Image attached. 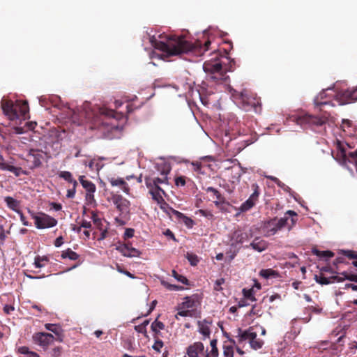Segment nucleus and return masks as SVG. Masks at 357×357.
I'll list each match as a JSON object with an SVG mask.
<instances>
[{"mask_svg": "<svg viewBox=\"0 0 357 357\" xmlns=\"http://www.w3.org/2000/svg\"><path fill=\"white\" fill-rule=\"evenodd\" d=\"M203 68L208 74L209 79L216 83H226L229 79L226 73L222 70V64L218 60L204 62Z\"/></svg>", "mask_w": 357, "mask_h": 357, "instance_id": "5", "label": "nucleus"}, {"mask_svg": "<svg viewBox=\"0 0 357 357\" xmlns=\"http://www.w3.org/2000/svg\"><path fill=\"white\" fill-rule=\"evenodd\" d=\"M18 352L22 354L29 355L31 351H29L27 347L23 346L18 348Z\"/></svg>", "mask_w": 357, "mask_h": 357, "instance_id": "57", "label": "nucleus"}, {"mask_svg": "<svg viewBox=\"0 0 357 357\" xmlns=\"http://www.w3.org/2000/svg\"><path fill=\"white\" fill-rule=\"evenodd\" d=\"M33 340L35 343L38 344L43 347H47L53 342L54 337L50 333H37L33 335Z\"/></svg>", "mask_w": 357, "mask_h": 357, "instance_id": "13", "label": "nucleus"}, {"mask_svg": "<svg viewBox=\"0 0 357 357\" xmlns=\"http://www.w3.org/2000/svg\"><path fill=\"white\" fill-rule=\"evenodd\" d=\"M218 340L216 339H213L211 342L210 345L211 347V350L210 352H208L207 350H204V354L210 356L211 357H218L219 356V351L217 347Z\"/></svg>", "mask_w": 357, "mask_h": 357, "instance_id": "29", "label": "nucleus"}, {"mask_svg": "<svg viewBox=\"0 0 357 357\" xmlns=\"http://www.w3.org/2000/svg\"><path fill=\"white\" fill-rule=\"evenodd\" d=\"M172 276L182 284H188V280L185 276L178 274L175 270L172 271Z\"/></svg>", "mask_w": 357, "mask_h": 357, "instance_id": "39", "label": "nucleus"}, {"mask_svg": "<svg viewBox=\"0 0 357 357\" xmlns=\"http://www.w3.org/2000/svg\"><path fill=\"white\" fill-rule=\"evenodd\" d=\"M28 213L31 217L35 220V225L38 229H45L54 227L57 224V220L43 213L37 215L30 209L28 210Z\"/></svg>", "mask_w": 357, "mask_h": 357, "instance_id": "8", "label": "nucleus"}, {"mask_svg": "<svg viewBox=\"0 0 357 357\" xmlns=\"http://www.w3.org/2000/svg\"><path fill=\"white\" fill-rule=\"evenodd\" d=\"M229 92L234 101L241 105L245 110H249L251 108L256 112L261 110L260 99L248 90L243 89L241 91H238L236 89H231Z\"/></svg>", "mask_w": 357, "mask_h": 357, "instance_id": "2", "label": "nucleus"}, {"mask_svg": "<svg viewBox=\"0 0 357 357\" xmlns=\"http://www.w3.org/2000/svg\"><path fill=\"white\" fill-rule=\"evenodd\" d=\"M80 226L83 228L89 229L91 227V223L86 220H82L80 222Z\"/></svg>", "mask_w": 357, "mask_h": 357, "instance_id": "58", "label": "nucleus"}, {"mask_svg": "<svg viewBox=\"0 0 357 357\" xmlns=\"http://www.w3.org/2000/svg\"><path fill=\"white\" fill-rule=\"evenodd\" d=\"M84 176H80L79 177V180L82 185V187L86 190V199L89 202H91V200L93 199V193L96 191V185L93 183H92L91 181L85 180Z\"/></svg>", "mask_w": 357, "mask_h": 357, "instance_id": "14", "label": "nucleus"}, {"mask_svg": "<svg viewBox=\"0 0 357 357\" xmlns=\"http://www.w3.org/2000/svg\"><path fill=\"white\" fill-rule=\"evenodd\" d=\"M257 334L254 331L252 327H250L245 331H243L241 328L238 329L237 337L238 338V342H242L248 340L250 343V347L255 350L261 349L264 343L262 340L257 338Z\"/></svg>", "mask_w": 357, "mask_h": 357, "instance_id": "6", "label": "nucleus"}, {"mask_svg": "<svg viewBox=\"0 0 357 357\" xmlns=\"http://www.w3.org/2000/svg\"><path fill=\"white\" fill-rule=\"evenodd\" d=\"M343 255L347 257L350 259H357V252L353 250H343Z\"/></svg>", "mask_w": 357, "mask_h": 357, "instance_id": "46", "label": "nucleus"}, {"mask_svg": "<svg viewBox=\"0 0 357 357\" xmlns=\"http://www.w3.org/2000/svg\"><path fill=\"white\" fill-rule=\"evenodd\" d=\"M342 275L343 276H344V278L346 280L357 282V274L347 273V272H343V273H342Z\"/></svg>", "mask_w": 357, "mask_h": 357, "instance_id": "45", "label": "nucleus"}, {"mask_svg": "<svg viewBox=\"0 0 357 357\" xmlns=\"http://www.w3.org/2000/svg\"><path fill=\"white\" fill-rule=\"evenodd\" d=\"M211 324V321H208L206 319L203 321H198L197 325L199 327V332L203 335L204 340L209 338L211 335V330L209 325Z\"/></svg>", "mask_w": 357, "mask_h": 357, "instance_id": "24", "label": "nucleus"}, {"mask_svg": "<svg viewBox=\"0 0 357 357\" xmlns=\"http://www.w3.org/2000/svg\"><path fill=\"white\" fill-rule=\"evenodd\" d=\"M102 113L105 114L106 116L115 117V112L112 109L111 110L103 109Z\"/></svg>", "mask_w": 357, "mask_h": 357, "instance_id": "63", "label": "nucleus"}, {"mask_svg": "<svg viewBox=\"0 0 357 357\" xmlns=\"http://www.w3.org/2000/svg\"><path fill=\"white\" fill-rule=\"evenodd\" d=\"M186 258L192 266H197L199 261L198 257L193 253H187Z\"/></svg>", "mask_w": 357, "mask_h": 357, "instance_id": "40", "label": "nucleus"}, {"mask_svg": "<svg viewBox=\"0 0 357 357\" xmlns=\"http://www.w3.org/2000/svg\"><path fill=\"white\" fill-rule=\"evenodd\" d=\"M160 192L165 194V191L160 188L157 187V188H154L150 190V193L152 196L153 200H155L158 204H161L160 208L162 210H165V206L169 208V205L165 202L162 198Z\"/></svg>", "mask_w": 357, "mask_h": 357, "instance_id": "20", "label": "nucleus"}, {"mask_svg": "<svg viewBox=\"0 0 357 357\" xmlns=\"http://www.w3.org/2000/svg\"><path fill=\"white\" fill-rule=\"evenodd\" d=\"M259 310H256V305H254L250 312V315H259Z\"/></svg>", "mask_w": 357, "mask_h": 357, "instance_id": "64", "label": "nucleus"}, {"mask_svg": "<svg viewBox=\"0 0 357 357\" xmlns=\"http://www.w3.org/2000/svg\"><path fill=\"white\" fill-rule=\"evenodd\" d=\"M165 325L160 321L156 319L152 322L151 325V329L153 332V338H160L162 337L161 331L164 330Z\"/></svg>", "mask_w": 357, "mask_h": 357, "instance_id": "23", "label": "nucleus"}, {"mask_svg": "<svg viewBox=\"0 0 357 357\" xmlns=\"http://www.w3.org/2000/svg\"><path fill=\"white\" fill-rule=\"evenodd\" d=\"M153 47L163 52L165 56H181L183 54L192 52L202 54L209 49L211 41L206 40L204 44L200 40L195 43L185 40L183 37L169 36L165 41L151 38Z\"/></svg>", "mask_w": 357, "mask_h": 357, "instance_id": "1", "label": "nucleus"}, {"mask_svg": "<svg viewBox=\"0 0 357 357\" xmlns=\"http://www.w3.org/2000/svg\"><path fill=\"white\" fill-rule=\"evenodd\" d=\"M182 308H193L195 306V300L190 298V297H186L185 298V301L182 303Z\"/></svg>", "mask_w": 357, "mask_h": 357, "instance_id": "38", "label": "nucleus"}, {"mask_svg": "<svg viewBox=\"0 0 357 357\" xmlns=\"http://www.w3.org/2000/svg\"><path fill=\"white\" fill-rule=\"evenodd\" d=\"M59 176L60 178H63L68 183H73L75 186L77 185V182L73 178L72 174L68 171H61L59 172Z\"/></svg>", "mask_w": 357, "mask_h": 357, "instance_id": "31", "label": "nucleus"}, {"mask_svg": "<svg viewBox=\"0 0 357 357\" xmlns=\"http://www.w3.org/2000/svg\"><path fill=\"white\" fill-rule=\"evenodd\" d=\"M331 280H333V283H334L335 282H342L343 280H346L344 278H342V277H340V276H337V275H333V276H331Z\"/></svg>", "mask_w": 357, "mask_h": 357, "instance_id": "62", "label": "nucleus"}, {"mask_svg": "<svg viewBox=\"0 0 357 357\" xmlns=\"http://www.w3.org/2000/svg\"><path fill=\"white\" fill-rule=\"evenodd\" d=\"M135 230L131 228H127L126 229V231L124 232V238H132L134 236Z\"/></svg>", "mask_w": 357, "mask_h": 357, "instance_id": "51", "label": "nucleus"}, {"mask_svg": "<svg viewBox=\"0 0 357 357\" xmlns=\"http://www.w3.org/2000/svg\"><path fill=\"white\" fill-rule=\"evenodd\" d=\"M251 188L252 190H253V192L250 196V197L257 202L260 194L259 187L256 183H255L252 184Z\"/></svg>", "mask_w": 357, "mask_h": 357, "instance_id": "37", "label": "nucleus"}, {"mask_svg": "<svg viewBox=\"0 0 357 357\" xmlns=\"http://www.w3.org/2000/svg\"><path fill=\"white\" fill-rule=\"evenodd\" d=\"M204 354V345L201 342H195L186 349L188 357H199V354ZM187 357V356H184Z\"/></svg>", "mask_w": 357, "mask_h": 357, "instance_id": "15", "label": "nucleus"}, {"mask_svg": "<svg viewBox=\"0 0 357 357\" xmlns=\"http://www.w3.org/2000/svg\"><path fill=\"white\" fill-rule=\"evenodd\" d=\"M259 275L264 278L268 279L270 278H276L278 273L271 268L262 269L259 272Z\"/></svg>", "mask_w": 357, "mask_h": 357, "instance_id": "33", "label": "nucleus"}, {"mask_svg": "<svg viewBox=\"0 0 357 357\" xmlns=\"http://www.w3.org/2000/svg\"><path fill=\"white\" fill-rule=\"evenodd\" d=\"M49 261V258L47 256H36L34 259V266L36 268H42L45 266V263Z\"/></svg>", "mask_w": 357, "mask_h": 357, "instance_id": "34", "label": "nucleus"}, {"mask_svg": "<svg viewBox=\"0 0 357 357\" xmlns=\"http://www.w3.org/2000/svg\"><path fill=\"white\" fill-rule=\"evenodd\" d=\"M45 153L38 149H30L28 156V161L31 163V169L39 167L42 165Z\"/></svg>", "mask_w": 357, "mask_h": 357, "instance_id": "11", "label": "nucleus"}, {"mask_svg": "<svg viewBox=\"0 0 357 357\" xmlns=\"http://www.w3.org/2000/svg\"><path fill=\"white\" fill-rule=\"evenodd\" d=\"M196 213L202 216H204L208 220H212L213 218V214L210 211L199 209L196 212Z\"/></svg>", "mask_w": 357, "mask_h": 357, "instance_id": "44", "label": "nucleus"}, {"mask_svg": "<svg viewBox=\"0 0 357 357\" xmlns=\"http://www.w3.org/2000/svg\"><path fill=\"white\" fill-rule=\"evenodd\" d=\"M294 121L296 124L300 125L301 126H309L312 129H315L316 127L323 126L326 123L327 119L324 116L319 117L309 114H304L296 116Z\"/></svg>", "mask_w": 357, "mask_h": 357, "instance_id": "7", "label": "nucleus"}, {"mask_svg": "<svg viewBox=\"0 0 357 357\" xmlns=\"http://www.w3.org/2000/svg\"><path fill=\"white\" fill-rule=\"evenodd\" d=\"M139 106H135L133 103H129L126 105L127 113L130 114L134 110L139 109Z\"/></svg>", "mask_w": 357, "mask_h": 357, "instance_id": "52", "label": "nucleus"}, {"mask_svg": "<svg viewBox=\"0 0 357 357\" xmlns=\"http://www.w3.org/2000/svg\"><path fill=\"white\" fill-rule=\"evenodd\" d=\"M45 328L52 333H54L56 335L59 337V340L60 342L63 341V335H62V329L61 327L56 324H46L45 325Z\"/></svg>", "mask_w": 357, "mask_h": 357, "instance_id": "27", "label": "nucleus"}, {"mask_svg": "<svg viewBox=\"0 0 357 357\" xmlns=\"http://www.w3.org/2000/svg\"><path fill=\"white\" fill-rule=\"evenodd\" d=\"M3 171H9L15 174V176H19L22 174H26V172L24 171L21 167H15L10 162H8L6 167L3 169Z\"/></svg>", "mask_w": 357, "mask_h": 357, "instance_id": "28", "label": "nucleus"}, {"mask_svg": "<svg viewBox=\"0 0 357 357\" xmlns=\"http://www.w3.org/2000/svg\"><path fill=\"white\" fill-rule=\"evenodd\" d=\"M1 105L3 114L10 120L25 118L29 110V105L26 101L17 100L13 102L10 100L3 99Z\"/></svg>", "mask_w": 357, "mask_h": 357, "instance_id": "3", "label": "nucleus"}, {"mask_svg": "<svg viewBox=\"0 0 357 357\" xmlns=\"http://www.w3.org/2000/svg\"><path fill=\"white\" fill-rule=\"evenodd\" d=\"M335 94V91L331 89H327L323 90L315 98L314 104L317 106H321V105H327L328 103V101L324 100V99L326 98H327L328 96H334Z\"/></svg>", "mask_w": 357, "mask_h": 357, "instance_id": "19", "label": "nucleus"}, {"mask_svg": "<svg viewBox=\"0 0 357 357\" xmlns=\"http://www.w3.org/2000/svg\"><path fill=\"white\" fill-rule=\"evenodd\" d=\"M4 202L10 209L15 211L16 213L20 211V201L13 198L12 197L7 196L4 197Z\"/></svg>", "mask_w": 357, "mask_h": 357, "instance_id": "26", "label": "nucleus"}, {"mask_svg": "<svg viewBox=\"0 0 357 357\" xmlns=\"http://www.w3.org/2000/svg\"><path fill=\"white\" fill-rule=\"evenodd\" d=\"M223 356L224 357H234V349L232 346L224 345L223 346Z\"/></svg>", "mask_w": 357, "mask_h": 357, "instance_id": "41", "label": "nucleus"}, {"mask_svg": "<svg viewBox=\"0 0 357 357\" xmlns=\"http://www.w3.org/2000/svg\"><path fill=\"white\" fill-rule=\"evenodd\" d=\"M286 215H289L291 217L290 219L291 225H289L288 222L289 218L286 216L280 219L276 218L271 219L266 222L263 227L266 236L275 235L278 231L281 230L287 225H289V229H290L295 225L297 219L294 217H297V213L294 211L289 210L287 211Z\"/></svg>", "mask_w": 357, "mask_h": 357, "instance_id": "4", "label": "nucleus"}, {"mask_svg": "<svg viewBox=\"0 0 357 357\" xmlns=\"http://www.w3.org/2000/svg\"><path fill=\"white\" fill-rule=\"evenodd\" d=\"M113 203L121 213L128 214L130 212V202L121 195H114L112 197Z\"/></svg>", "mask_w": 357, "mask_h": 357, "instance_id": "12", "label": "nucleus"}, {"mask_svg": "<svg viewBox=\"0 0 357 357\" xmlns=\"http://www.w3.org/2000/svg\"><path fill=\"white\" fill-rule=\"evenodd\" d=\"M61 257L63 259L68 258L70 260L75 261L78 259L79 255L75 252L73 251L70 248H68L66 250H63L61 253Z\"/></svg>", "mask_w": 357, "mask_h": 357, "instance_id": "32", "label": "nucleus"}, {"mask_svg": "<svg viewBox=\"0 0 357 357\" xmlns=\"http://www.w3.org/2000/svg\"><path fill=\"white\" fill-rule=\"evenodd\" d=\"M155 343L152 346V348L155 351L160 353L161 348L164 346L163 342L161 340L160 338H154Z\"/></svg>", "mask_w": 357, "mask_h": 357, "instance_id": "43", "label": "nucleus"}, {"mask_svg": "<svg viewBox=\"0 0 357 357\" xmlns=\"http://www.w3.org/2000/svg\"><path fill=\"white\" fill-rule=\"evenodd\" d=\"M169 211L174 215L178 220H182V222L188 227L192 228L194 225V221L189 217H187L183 213L169 207Z\"/></svg>", "mask_w": 357, "mask_h": 357, "instance_id": "25", "label": "nucleus"}, {"mask_svg": "<svg viewBox=\"0 0 357 357\" xmlns=\"http://www.w3.org/2000/svg\"><path fill=\"white\" fill-rule=\"evenodd\" d=\"M116 250L119 251L123 256L127 257H139L141 254V252L137 249L131 247L130 243L118 246Z\"/></svg>", "mask_w": 357, "mask_h": 357, "instance_id": "17", "label": "nucleus"}, {"mask_svg": "<svg viewBox=\"0 0 357 357\" xmlns=\"http://www.w3.org/2000/svg\"><path fill=\"white\" fill-rule=\"evenodd\" d=\"M164 285L169 289V290H171V291H181V290H183V287H181V286H178V285H176V284H169V283H164Z\"/></svg>", "mask_w": 357, "mask_h": 357, "instance_id": "48", "label": "nucleus"}, {"mask_svg": "<svg viewBox=\"0 0 357 357\" xmlns=\"http://www.w3.org/2000/svg\"><path fill=\"white\" fill-rule=\"evenodd\" d=\"M8 163V162H6L3 155L0 153V169L3 170L4 167Z\"/></svg>", "mask_w": 357, "mask_h": 357, "instance_id": "60", "label": "nucleus"}, {"mask_svg": "<svg viewBox=\"0 0 357 357\" xmlns=\"http://www.w3.org/2000/svg\"><path fill=\"white\" fill-rule=\"evenodd\" d=\"M313 253L319 257L331 258L334 256V253L330 250L321 251L319 250H314Z\"/></svg>", "mask_w": 357, "mask_h": 357, "instance_id": "36", "label": "nucleus"}, {"mask_svg": "<svg viewBox=\"0 0 357 357\" xmlns=\"http://www.w3.org/2000/svg\"><path fill=\"white\" fill-rule=\"evenodd\" d=\"M207 192H211L213 195L216 198V200L213 202L215 206L219 208L220 210H223L222 204H226L225 198L221 195V193L213 187H208L206 189Z\"/></svg>", "mask_w": 357, "mask_h": 357, "instance_id": "21", "label": "nucleus"}, {"mask_svg": "<svg viewBox=\"0 0 357 357\" xmlns=\"http://www.w3.org/2000/svg\"><path fill=\"white\" fill-rule=\"evenodd\" d=\"M158 170L160 172L162 177H157L153 180V185L155 188L160 187L159 184L165 183L167 181V174L170 172L171 167L169 165L165 163L161 165V168L158 167Z\"/></svg>", "mask_w": 357, "mask_h": 357, "instance_id": "16", "label": "nucleus"}, {"mask_svg": "<svg viewBox=\"0 0 357 357\" xmlns=\"http://www.w3.org/2000/svg\"><path fill=\"white\" fill-rule=\"evenodd\" d=\"M314 280L317 283L321 285H326L333 283L331 277L326 278L322 273H321L320 275H316L314 277Z\"/></svg>", "mask_w": 357, "mask_h": 357, "instance_id": "35", "label": "nucleus"}, {"mask_svg": "<svg viewBox=\"0 0 357 357\" xmlns=\"http://www.w3.org/2000/svg\"><path fill=\"white\" fill-rule=\"evenodd\" d=\"M185 183V176H181L175 178V185L176 186H184Z\"/></svg>", "mask_w": 357, "mask_h": 357, "instance_id": "49", "label": "nucleus"}, {"mask_svg": "<svg viewBox=\"0 0 357 357\" xmlns=\"http://www.w3.org/2000/svg\"><path fill=\"white\" fill-rule=\"evenodd\" d=\"M257 202L252 198L249 197L245 202H244L240 206L239 210L241 212H246L251 209Z\"/></svg>", "mask_w": 357, "mask_h": 357, "instance_id": "30", "label": "nucleus"}, {"mask_svg": "<svg viewBox=\"0 0 357 357\" xmlns=\"http://www.w3.org/2000/svg\"><path fill=\"white\" fill-rule=\"evenodd\" d=\"M134 328L137 333H142L144 337H149L146 328H145L144 326H143L142 324L135 326Z\"/></svg>", "mask_w": 357, "mask_h": 357, "instance_id": "47", "label": "nucleus"}, {"mask_svg": "<svg viewBox=\"0 0 357 357\" xmlns=\"http://www.w3.org/2000/svg\"><path fill=\"white\" fill-rule=\"evenodd\" d=\"M340 105L354 102L357 100V86L351 89L342 90L334 95Z\"/></svg>", "mask_w": 357, "mask_h": 357, "instance_id": "9", "label": "nucleus"}, {"mask_svg": "<svg viewBox=\"0 0 357 357\" xmlns=\"http://www.w3.org/2000/svg\"><path fill=\"white\" fill-rule=\"evenodd\" d=\"M108 181L110 183V184L112 185V186H113V187L118 186V187L121 188V189L123 190V192L124 193H126V195H129L130 194V188L128 184L124 180V178H119V177H118V178L112 177V178H109Z\"/></svg>", "mask_w": 357, "mask_h": 357, "instance_id": "18", "label": "nucleus"}, {"mask_svg": "<svg viewBox=\"0 0 357 357\" xmlns=\"http://www.w3.org/2000/svg\"><path fill=\"white\" fill-rule=\"evenodd\" d=\"M20 215V220L22 221L23 225L24 226H29L30 223L26 220L25 216L24 215L23 213L20 210L17 212Z\"/></svg>", "mask_w": 357, "mask_h": 357, "instance_id": "53", "label": "nucleus"}, {"mask_svg": "<svg viewBox=\"0 0 357 357\" xmlns=\"http://www.w3.org/2000/svg\"><path fill=\"white\" fill-rule=\"evenodd\" d=\"M224 283H225L224 278H220V279L217 280L214 284V287H213L214 290L218 291L222 290V288L221 287V285Z\"/></svg>", "mask_w": 357, "mask_h": 357, "instance_id": "50", "label": "nucleus"}, {"mask_svg": "<svg viewBox=\"0 0 357 357\" xmlns=\"http://www.w3.org/2000/svg\"><path fill=\"white\" fill-rule=\"evenodd\" d=\"M76 187H77V186H75V185H73V188H72V189H69V190H68V191H67V195H66L67 197H68V198H73V197H75V192H76V191H75Z\"/></svg>", "mask_w": 357, "mask_h": 357, "instance_id": "56", "label": "nucleus"}, {"mask_svg": "<svg viewBox=\"0 0 357 357\" xmlns=\"http://www.w3.org/2000/svg\"><path fill=\"white\" fill-rule=\"evenodd\" d=\"M252 236L253 232L252 229H249L248 231H246L241 228H238L231 234V245L236 246L237 245L242 244L250 238H252Z\"/></svg>", "mask_w": 357, "mask_h": 357, "instance_id": "10", "label": "nucleus"}, {"mask_svg": "<svg viewBox=\"0 0 357 357\" xmlns=\"http://www.w3.org/2000/svg\"><path fill=\"white\" fill-rule=\"evenodd\" d=\"M253 292H254V291L252 289H243V294L244 297L251 301H256V298L253 294Z\"/></svg>", "mask_w": 357, "mask_h": 357, "instance_id": "42", "label": "nucleus"}, {"mask_svg": "<svg viewBox=\"0 0 357 357\" xmlns=\"http://www.w3.org/2000/svg\"><path fill=\"white\" fill-rule=\"evenodd\" d=\"M63 243V240L62 236H59L56 238L54 241V245L56 247H60Z\"/></svg>", "mask_w": 357, "mask_h": 357, "instance_id": "61", "label": "nucleus"}, {"mask_svg": "<svg viewBox=\"0 0 357 357\" xmlns=\"http://www.w3.org/2000/svg\"><path fill=\"white\" fill-rule=\"evenodd\" d=\"M61 352H62V348L61 347H56L54 348L52 350V356L54 357H59V356H60Z\"/></svg>", "mask_w": 357, "mask_h": 357, "instance_id": "54", "label": "nucleus"}, {"mask_svg": "<svg viewBox=\"0 0 357 357\" xmlns=\"http://www.w3.org/2000/svg\"><path fill=\"white\" fill-rule=\"evenodd\" d=\"M190 315H191V313H190V310H181V311L178 312L177 314L176 315V318L178 319V316L188 317V316H190Z\"/></svg>", "mask_w": 357, "mask_h": 357, "instance_id": "55", "label": "nucleus"}, {"mask_svg": "<svg viewBox=\"0 0 357 357\" xmlns=\"http://www.w3.org/2000/svg\"><path fill=\"white\" fill-rule=\"evenodd\" d=\"M14 307L10 305H6L3 307V311L6 314H10L11 312L14 311Z\"/></svg>", "mask_w": 357, "mask_h": 357, "instance_id": "59", "label": "nucleus"}, {"mask_svg": "<svg viewBox=\"0 0 357 357\" xmlns=\"http://www.w3.org/2000/svg\"><path fill=\"white\" fill-rule=\"evenodd\" d=\"M268 243L260 237H256L250 244L249 247L259 252L264 251L268 248ZM248 248V246H246Z\"/></svg>", "mask_w": 357, "mask_h": 357, "instance_id": "22", "label": "nucleus"}]
</instances>
